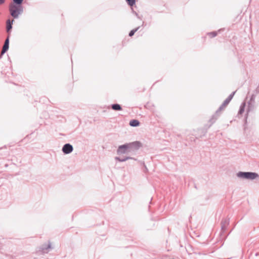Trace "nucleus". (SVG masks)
<instances>
[{
    "label": "nucleus",
    "mask_w": 259,
    "mask_h": 259,
    "mask_svg": "<svg viewBox=\"0 0 259 259\" xmlns=\"http://www.w3.org/2000/svg\"><path fill=\"white\" fill-rule=\"evenodd\" d=\"M5 2V0H0V5L3 4Z\"/></svg>",
    "instance_id": "21"
},
{
    "label": "nucleus",
    "mask_w": 259,
    "mask_h": 259,
    "mask_svg": "<svg viewBox=\"0 0 259 259\" xmlns=\"http://www.w3.org/2000/svg\"><path fill=\"white\" fill-rule=\"evenodd\" d=\"M128 4L131 6H133L135 4V0H126Z\"/></svg>",
    "instance_id": "15"
},
{
    "label": "nucleus",
    "mask_w": 259,
    "mask_h": 259,
    "mask_svg": "<svg viewBox=\"0 0 259 259\" xmlns=\"http://www.w3.org/2000/svg\"><path fill=\"white\" fill-rule=\"evenodd\" d=\"M112 108L115 110H120L121 108L119 104H114L112 105Z\"/></svg>",
    "instance_id": "12"
},
{
    "label": "nucleus",
    "mask_w": 259,
    "mask_h": 259,
    "mask_svg": "<svg viewBox=\"0 0 259 259\" xmlns=\"http://www.w3.org/2000/svg\"><path fill=\"white\" fill-rule=\"evenodd\" d=\"M73 150V147L72 145L69 143L63 145L62 151L65 154H68L71 153Z\"/></svg>",
    "instance_id": "5"
},
{
    "label": "nucleus",
    "mask_w": 259,
    "mask_h": 259,
    "mask_svg": "<svg viewBox=\"0 0 259 259\" xmlns=\"http://www.w3.org/2000/svg\"><path fill=\"white\" fill-rule=\"evenodd\" d=\"M139 28V27H137V28L131 30L130 31V32L129 33V36L131 37L133 36L134 35L135 33L138 30Z\"/></svg>",
    "instance_id": "14"
},
{
    "label": "nucleus",
    "mask_w": 259,
    "mask_h": 259,
    "mask_svg": "<svg viewBox=\"0 0 259 259\" xmlns=\"http://www.w3.org/2000/svg\"><path fill=\"white\" fill-rule=\"evenodd\" d=\"M120 158H120V157H115V160H118V161H120V160H120Z\"/></svg>",
    "instance_id": "20"
},
{
    "label": "nucleus",
    "mask_w": 259,
    "mask_h": 259,
    "mask_svg": "<svg viewBox=\"0 0 259 259\" xmlns=\"http://www.w3.org/2000/svg\"><path fill=\"white\" fill-rule=\"evenodd\" d=\"M127 151H130V150L128 148V145L125 144L122 145H120L118 147L117 153L118 154H121L126 153Z\"/></svg>",
    "instance_id": "6"
},
{
    "label": "nucleus",
    "mask_w": 259,
    "mask_h": 259,
    "mask_svg": "<svg viewBox=\"0 0 259 259\" xmlns=\"http://www.w3.org/2000/svg\"><path fill=\"white\" fill-rule=\"evenodd\" d=\"M13 20L11 21L10 19L7 21V30L9 32L12 28V24L13 22Z\"/></svg>",
    "instance_id": "11"
},
{
    "label": "nucleus",
    "mask_w": 259,
    "mask_h": 259,
    "mask_svg": "<svg viewBox=\"0 0 259 259\" xmlns=\"http://www.w3.org/2000/svg\"><path fill=\"white\" fill-rule=\"evenodd\" d=\"M129 124L133 127H137L140 125V122L137 119H132L130 121Z\"/></svg>",
    "instance_id": "9"
},
{
    "label": "nucleus",
    "mask_w": 259,
    "mask_h": 259,
    "mask_svg": "<svg viewBox=\"0 0 259 259\" xmlns=\"http://www.w3.org/2000/svg\"><path fill=\"white\" fill-rule=\"evenodd\" d=\"M238 177L244 179L254 180L258 177V175L254 172L239 171L237 174Z\"/></svg>",
    "instance_id": "2"
},
{
    "label": "nucleus",
    "mask_w": 259,
    "mask_h": 259,
    "mask_svg": "<svg viewBox=\"0 0 259 259\" xmlns=\"http://www.w3.org/2000/svg\"><path fill=\"white\" fill-rule=\"evenodd\" d=\"M14 3L17 5H21L23 0H13Z\"/></svg>",
    "instance_id": "17"
},
{
    "label": "nucleus",
    "mask_w": 259,
    "mask_h": 259,
    "mask_svg": "<svg viewBox=\"0 0 259 259\" xmlns=\"http://www.w3.org/2000/svg\"><path fill=\"white\" fill-rule=\"evenodd\" d=\"M231 98L230 97H229L224 102V103H223V104L222 105V106L220 107V110H221L222 109L225 108L227 105L228 104H229V103L230 102V101H231Z\"/></svg>",
    "instance_id": "10"
},
{
    "label": "nucleus",
    "mask_w": 259,
    "mask_h": 259,
    "mask_svg": "<svg viewBox=\"0 0 259 259\" xmlns=\"http://www.w3.org/2000/svg\"><path fill=\"white\" fill-rule=\"evenodd\" d=\"M217 117L215 115H213L211 117V118L209 120V122H210V124L209 126H211L212 124H213L216 120Z\"/></svg>",
    "instance_id": "13"
},
{
    "label": "nucleus",
    "mask_w": 259,
    "mask_h": 259,
    "mask_svg": "<svg viewBox=\"0 0 259 259\" xmlns=\"http://www.w3.org/2000/svg\"><path fill=\"white\" fill-rule=\"evenodd\" d=\"M247 114H245V116H244V120H245V124L247 122Z\"/></svg>",
    "instance_id": "19"
},
{
    "label": "nucleus",
    "mask_w": 259,
    "mask_h": 259,
    "mask_svg": "<svg viewBox=\"0 0 259 259\" xmlns=\"http://www.w3.org/2000/svg\"><path fill=\"white\" fill-rule=\"evenodd\" d=\"M9 10L10 14L14 18H17L22 11L21 5L12 3L10 5Z\"/></svg>",
    "instance_id": "1"
},
{
    "label": "nucleus",
    "mask_w": 259,
    "mask_h": 259,
    "mask_svg": "<svg viewBox=\"0 0 259 259\" xmlns=\"http://www.w3.org/2000/svg\"><path fill=\"white\" fill-rule=\"evenodd\" d=\"M9 42V37H8L5 40L4 45L3 46V49L2 51V54L5 53L8 50Z\"/></svg>",
    "instance_id": "8"
},
{
    "label": "nucleus",
    "mask_w": 259,
    "mask_h": 259,
    "mask_svg": "<svg viewBox=\"0 0 259 259\" xmlns=\"http://www.w3.org/2000/svg\"><path fill=\"white\" fill-rule=\"evenodd\" d=\"M52 248L51 243L49 242L48 244H42L41 246H40L38 249L36 250V252L41 254L47 253L49 252L50 249Z\"/></svg>",
    "instance_id": "3"
},
{
    "label": "nucleus",
    "mask_w": 259,
    "mask_h": 259,
    "mask_svg": "<svg viewBox=\"0 0 259 259\" xmlns=\"http://www.w3.org/2000/svg\"><path fill=\"white\" fill-rule=\"evenodd\" d=\"M229 224V219L226 218L223 219L221 222L222 232H224L227 229V226Z\"/></svg>",
    "instance_id": "7"
},
{
    "label": "nucleus",
    "mask_w": 259,
    "mask_h": 259,
    "mask_svg": "<svg viewBox=\"0 0 259 259\" xmlns=\"http://www.w3.org/2000/svg\"><path fill=\"white\" fill-rule=\"evenodd\" d=\"M126 144L128 145L130 151L138 150L142 146L141 143L139 141H135Z\"/></svg>",
    "instance_id": "4"
},
{
    "label": "nucleus",
    "mask_w": 259,
    "mask_h": 259,
    "mask_svg": "<svg viewBox=\"0 0 259 259\" xmlns=\"http://www.w3.org/2000/svg\"><path fill=\"white\" fill-rule=\"evenodd\" d=\"M244 105H243V106H241V108H240V111H239V113H242V112H244V110L243 109V107H244Z\"/></svg>",
    "instance_id": "18"
},
{
    "label": "nucleus",
    "mask_w": 259,
    "mask_h": 259,
    "mask_svg": "<svg viewBox=\"0 0 259 259\" xmlns=\"http://www.w3.org/2000/svg\"><path fill=\"white\" fill-rule=\"evenodd\" d=\"M34 259H37L36 258H34Z\"/></svg>",
    "instance_id": "22"
},
{
    "label": "nucleus",
    "mask_w": 259,
    "mask_h": 259,
    "mask_svg": "<svg viewBox=\"0 0 259 259\" xmlns=\"http://www.w3.org/2000/svg\"><path fill=\"white\" fill-rule=\"evenodd\" d=\"M134 159V160H135V159L134 158H133L132 157H128V156H126L123 158H120V162H124V161H125L126 160H128V159Z\"/></svg>",
    "instance_id": "16"
}]
</instances>
